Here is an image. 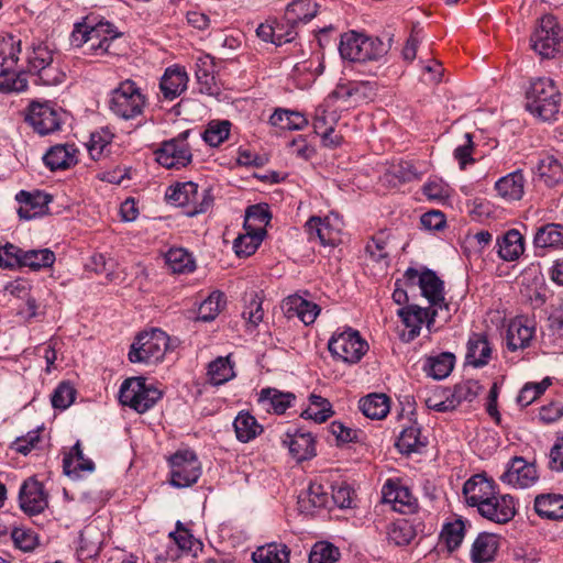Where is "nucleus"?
Masks as SVG:
<instances>
[{"instance_id": "1", "label": "nucleus", "mask_w": 563, "mask_h": 563, "mask_svg": "<svg viewBox=\"0 0 563 563\" xmlns=\"http://www.w3.org/2000/svg\"><path fill=\"white\" fill-rule=\"evenodd\" d=\"M526 109L543 121L558 119L561 93L549 78H538L530 84L526 93Z\"/></svg>"}, {"instance_id": "2", "label": "nucleus", "mask_w": 563, "mask_h": 563, "mask_svg": "<svg viewBox=\"0 0 563 563\" xmlns=\"http://www.w3.org/2000/svg\"><path fill=\"white\" fill-rule=\"evenodd\" d=\"M146 102L147 99L136 82L126 79L110 91L108 108L118 119L129 121L143 114Z\"/></svg>"}, {"instance_id": "3", "label": "nucleus", "mask_w": 563, "mask_h": 563, "mask_svg": "<svg viewBox=\"0 0 563 563\" xmlns=\"http://www.w3.org/2000/svg\"><path fill=\"white\" fill-rule=\"evenodd\" d=\"M388 51V46L378 37L350 31L341 35L339 52L343 59L365 63L377 60Z\"/></svg>"}, {"instance_id": "4", "label": "nucleus", "mask_w": 563, "mask_h": 563, "mask_svg": "<svg viewBox=\"0 0 563 563\" xmlns=\"http://www.w3.org/2000/svg\"><path fill=\"white\" fill-rule=\"evenodd\" d=\"M328 349L333 358L353 365L366 354L368 344L357 330L344 327L333 332L328 342Z\"/></svg>"}, {"instance_id": "5", "label": "nucleus", "mask_w": 563, "mask_h": 563, "mask_svg": "<svg viewBox=\"0 0 563 563\" xmlns=\"http://www.w3.org/2000/svg\"><path fill=\"white\" fill-rule=\"evenodd\" d=\"M162 398V391L143 377H130L123 380L119 390V400L139 413L150 410Z\"/></svg>"}, {"instance_id": "6", "label": "nucleus", "mask_w": 563, "mask_h": 563, "mask_svg": "<svg viewBox=\"0 0 563 563\" xmlns=\"http://www.w3.org/2000/svg\"><path fill=\"white\" fill-rule=\"evenodd\" d=\"M405 279L410 285H418L421 295L429 301L432 310L443 316V320L449 319V306L444 298V284L433 271L424 269L419 272L416 268H408L405 272Z\"/></svg>"}, {"instance_id": "7", "label": "nucleus", "mask_w": 563, "mask_h": 563, "mask_svg": "<svg viewBox=\"0 0 563 563\" xmlns=\"http://www.w3.org/2000/svg\"><path fill=\"white\" fill-rule=\"evenodd\" d=\"M165 197L175 206L189 208L187 211L189 216L203 213L208 211L213 203L211 190L203 188L199 191L198 185L194 181L177 183L169 186Z\"/></svg>"}, {"instance_id": "8", "label": "nucleus", "mask_w": 563, "mask_h": 563, "mask_svg": "<svg viewBox=\"0 0 563 563\" xmlns=\"http://www.w3.org/2000/svg\"><path fill=\"white\" fill-rule=\"evenodd\" d=\"M168 341L169 336L161 329L139 334L129 352L130 362L155 364L162 361L168 349Z\"/></svg>"}, {"instance_id": "9", "label": "nucleus", "mask_w": 563, "mask_h": 563, "mask_svg": "<svg viewBox=\"0 0 563 563\" xmlns=\"http://www.w3.org/2000/svg\"><path fill=\"white\" fill-rule=\"evenodd\" d=\"M531 47L543 58H554L563 52V27L553 15H544L531 36Z\"/></svg>"}, {"instance_id": "10", "label": "nucleus", "mask_w": 563, "mask_h": 563, "mask_svg": "<svg viewBox=\"0 0 563 563\" xmlns=\"http://www.w3.org/2000/svg\"><path fill=\"white\" fill-rule=\"evenodd\" d=\"M65 112L51 101H33L27 108L25 120L40 135L60 130Z\"/></svg>"}, {"instance_id": "11", "label": "nucleus", "mask_w": 563, "mask_h": 563, "mask_svg": "<svg viewBox=\"0 0 563 563\" xmlns=\"http://www.w3.org/2000/svg\"><path fill=\"white\" fill-rule=\"evenodd\" d=\"M397 316L400 318L402 324L408 330L404 332L401 338L406 342L413 341L426 324L429 332L433 331L435 318L443 316L438 312V309L421 308L417 305H406L397 310Z\"/></svg>"}, {"instance_id": "12", "label": "nucleus", "mask_w": 563, "mask_h": 563, "mask_svg": "<svg viewBox=\"0 0 563 563\" xmlns=\"http://www.w3.org/2000/svg\"><path fill=\"white\" fill-rule=\"evenodd\" d=\"M30 71L37 74L40 81L46 86L64 81L65 74L52 65V51L43 43H33L27 55Z\"/></svg>"}, {"instance_id": "13", "label": "nucleus", "mask_w": 563, "mask_h": 563, "mask_svg": "<svg viewBox=\"0 0 563 563\" xmlns=\"http://www.w3.org/2000/svg\"><path fill=\"white\" fill-rule=\"evenodd\" d=\"M170 484L177 488L189 487L197 483L201 475V465L192 451L176 452L169 459Z\"/></svg>"}, {"instance_id": "14", "label": "nucleus", "mask_w": 563, "mask_h": 563, "mask_svg": "<svg viewBox=\"0 0 563 563\" xmlns=\"http://www.w3.org/2000/svg\"><path fill=\"white\" fill-rule=\"evenodd\" d=\"M155 156L159 165L175 169L186 167L192 159L189 144L183 136L163 142Z\"/></svg>"}, {"instance_id": "15", "label": "nucleus", "mask_w": 563, "mask_h": 563, "mask_svg": "<svg viewBox=\"0 0 563 563\" xmlns=\"http://www.w3.org/2000/svg\"><path fill=\"white\" fill-rule=\"evenodd\" d=\"M499 479L512 488L523 489L533 486L539 479V474L533 463L527 462L521 456H516L507 464Z\"/></svg>"}, {"instance_id": "16", "label": "nucleus", "mask_w": 563, "mask_h": 563, "mask_svg": "<svg viewBox=\"0 0 563 563\" xmlns=\"http://www.w3.org/2000/svg\"><path fill=\"white\" fill-rule=\"evenodd\" d=\"M376 95V85L372 81H347L336 85L334 90L329 93L330 101H341L342 103L360 104L368 102Z\"/></svg>"}, {"instance_id": "17", "label": "nucleus", "mask_w": 563, "mask_h": 563, "mask_svg": "<svg viewBox=\"0 0 563 563\" xmlns=\"http://www.w3.org/2000/svg\"><path fill=\"white\" fill-rule=\"evenodd\" d=\"M516 512L515 498L508 494L500 495L498 492L478 509V514L482 517L499 525L509 522Z\"/></svg>"}, {"instance_id": "18", "label": "nucleus", "mask_w": 563, "mask_h": 563, "mask_svg": "<svg viewBox=\"0 0 563 563\" xmlns=\"http://www.w3.org/2000/svg\"><path fill=\"white\" fill-rule=\"evenodd\" d=\"M497 492L496 485L486 474H475L463 485V495L468 506L479 507Z\"/></svg>"}, {"instance_id": "19", "label": "nucleus", "mask_w": 563, "mask_h": 563, "mask_svg": "<svg viewBox=\"0 0 563 563\" xmlns=\"http://www.w3.org/2000/svg\"><path fill=\"white\" fill-rule=\"evenodd\" d=\"M382 498L384 504H388L395 511L400 514L413 512L417 507V500L410 490L391 479H388L382 488Z\"/></svg>"}, {"instance_id": "20", "label": "nucleus", "mask_w": 563, "mask_h": 563, "mask_svg": "<svg viewBox=\"0 0 563 563\" xmlns=\"http://www.w3.org/2000/svg\"><path fill=\"white\" fill-rule=\"evenodd\" d=\"M19 503L21 509L29 515L42 512L47 507V496L42 483L33 477L24 481L20 488Z\"/></svg>"}, {"instance_id": "21", "label": "nucleus", "mask_w": 563, "mask_h": 563, "mask_svg": "<svg viewBox=\"0 0 563 563\" xmlns=\"http://www.w3.org/2000/svg\"><path fill=\"white\" fill-rule=\"evenodd\" d=\"M305 228L309 241L319 242L322 246H334L341 241V229L334 225L329 217H311Z\"/></svg>"}, {"instance_id": "22", "label": "nucleus", "mask_w": 563, "mask_h": 563, "mask_svg": "<svg viewBox=\"0 0 563 563\" xmlns=\"http://www.w3.org/2000/svg\"><path fill=\"white\" fill-rule=\"evenodd\" d=\"M91 44L89 49L96 55L112 54V44L120 33L107 21L95 22L89 18Z\"/></svg>"}, {"instance_id": "23", "label": "nucleus", "mask_w": 563, "mask_h": 563, "mask_svg": "<svg viewBox=\"0 0 563 563\" xmlns=\"http://www.w3.org/2000/svg\"><path fill=\"white\" fill-rule=\"evenodd\" d=\"M291 456L298 461H306L316 455L314 439L311 433L299 429L288 430L283 439Z\"/></svg>"}, {"instance_id": "24", "label": "nucleus", "mask_w": 563, "mask_h": 563, "mask_svg": "<svg viewBox=\"0 0 563 563\" xmlns=\"http://www.w3.org/2000/svg\"><path fill=\"white\" fill-rule=\"evenodd\" d=\"M536 333L534 321L529 320L525 317H517L510 321L506 342L507 347L510 351H517L519 349H526L530 345L531 340Z\"/></svg>"}, {"instance_id": "25", "label": "nucleus", "mask_w": 563, "mask_h": 563, "mask_svg": "<svg viewBox=\"0 0 563 563\" xmlns=\"http://www.w3.org/2000/svg\"><path fill=\"white\" fill-rule=\"evenodd\" d=\"M78 148L74 143L56 144L43 156L45 165L51 170H65L78 162Z\"/></svg>"}, {"instance_id": "26", "label": "nucleus", "mask_w": 563, "mask_h": 563, "mask_svg": "<svg viewBox=\"0 0 563 563\" xmlns=\"http://www.w3.org/2000/svg\"><path fill=\"white\" fill-rule=\"evenodd\" d=\"M500 547V537L495 533L481 532L474 540L470 558L472 563H489L495 560Z\"/></svg>"}, {"instance_id": "27", "label": "nucleus", "mask_w": 563, "mask_h": 563, "mask_svg": "<svg viewBox=\"0 0 563 563\" xmlns=\"http://www.w3.org/2000/svg\"><path fill=\"white\" fill-rule=\"evenodd\" d=\"M188 75L184 67L174 65L165 69L159 88L165 99L174 100L179 97L188 85Z\"/></svg>"}, {"instance_id": "28", "label": "nucleus", "mask_w": 563, "mask_h": 563, "mask_svg": "<svg viewBox=\"0 0 563 563\" xmlns=\"http://www.w3.org/2000/svg\"><path fill=\"white\" fill-rule=\"evenodd\" d=\"M63 468L64 473L74 479L91 474L95 471V463L85 456L80 441H77L69 453L64 456Z\"/></svg>"}, {"instance_id": "29", "label": "nucleus", "mask_w": 563, "mask_h": 563, "mask_svg": "<svg viewBox=\"0 0 563 563\" xmlns=\"http://www.w3.org/2000/svg\"><path fill=\"white\" fill-rule=\"evenodd\" d=\"M533 245L542 250L563 249V224L549 222L536 228Z\"/></svg>"}, {"instance_id": "30", "label": "nucleus", "mask_w": 563, "mask_h": 563, "mask_svg": "<svg viewBox=\"0 0 563 563\" xmlns=\"http://www.w3.org/2000/svg\"><path fill=\"white\" fill-rule=\"evenodd\" d=\"M492 346L487 336L482 333H473L467 341L465 361L473 367H483L488 364L492 357Z\"/></svg>"}, {"instance_id": "31", "label": "nucleus", "mask_w": 563, "mask_h": 563, "mask_svg": "<svg viewBox=\"0 0 563 563\" xmlns=\"http://www.w3.org/2000/svg\"><path fill=\"white\" fill-rule=\"evenodd\" d=\"M296 400L295 394L290 391H282L276 388H263L258 395V404L267 411L276 415H283Z\"/></svg>"}, {"instance_id": "32", "label": "nucleus", "mask_w": 563, "mask_h": 563, "mask_svg": "<svg viewBox=\"0 0 563 563\" xmlns=\"http://www.w3.org/2000/svg\"><path fill=\"white\" fill-rule=\"evenodd\" d=\"M526 178L520 169L499 178L495 184L498 195L507 201H517L523 197Z\"/></svg>"}, {"instance_id": "33", "label": "nucleus", "mask_w": 563, "mask_h": 563, "mask_svg": "<svg viewBox=\"0 0 563 563\" xmlns=\"http://www.w3.org/2000/svg\"><path fill=\"white\" fill-rule=\"evenodd\" d=\"M15 199L20 203L18 214L21 219L25 220L35 218L49 202L48 197L38 191L32 194L25 190H21L16 194Z\"/></svg>"}, {"instance_id": "34", "label": "nucleus", "mask_w": 563, "mask_h": 563, "mask_svg": "<svg viewBox=\"0 0 563 563\" xmlns=\"http://www.w3.org/2000/svg\"><path fill=\"white\" fill-rule=\"evenodd\" d=\"M427 438L422 437L421 429L417 423L404 428L400 432L396 446L402 454L420 453L427 446Z\"/></svg>"}, {"instance_id": "35", "label": "nucleus", "mask_w": 563, "mask_h": 563, "mask_svg": "<svg viewBox=\"0 0 563 563\" xmlns=\"http://www.w3.org/2000/svg\"><path fill=\"white\" fill-rule=\"evenodd\" d=\"M317 14V3L312 0H292L286 8L285 21L287 25L296 27L299 23H307Z\"/></svg>"}, {"instance_id": "36", "label": "nucleus", "mask_w": 563, "mask_h": 563, "mask_svg": "<svg viewBox=\"0 0 563 563\" xmlns=\"http://www.w3.org/2000/svg\"><path fill=\"white\" fill-rule=\"evenodd\" d=\"M336 101H330L329 95L323 102L316 109L313 118V129L316 133L324 131H334V126L340 119Z\"/></svg>"}, {"instance_id": "37", "label": "nucleus", "mask_w": 563, "mask_h": 563, "mask_svg": "<svg viewBox=\"0 0 563 563\" xmlns=\"http://www.w3.org/2000/svg\"><path fill=\"white\" fill-rule=\"evenodd\" d=\"M537 174L548 187H554L563 181V165L555 156L547 154L539 158Z\"/></svg>"}, {"instance_id": "38", "label": "nucleus", "mask_w": 563, "mask_h": 563, "mask_svg": "<svg viewBox=\"0 0 563 563\" xmlns=\"http://www.w3.org/2000/svg\"><path fill=\"white\" fill-rule=\"evenodd\" d=\"M534 510L542 517L550 520L563 519V495L547 494L537 496Z\"/></svg>"}, {"instance_id": "39", "label": "nucleus", "mask_w": 563, "mask_h": 563, "mask_svg": "<svg viewBox=\"0 0 563 563\" xmlns=\"http://www.w3.org/2000/svg\"><path fill=\"white\" fill-rule=\"evenodd\" d=\"M498 254L504 261H515L523 253V239L519 231L512 229L507 231L497 240Z\"/></svg>"}, {"instance_id": "40", "label": "nucleus", "mask_w": 563, "mask_h": 563, "mask_svg": "<svg viewBox=\"0 0 563 563\" xmlns=\"http://www.w3.org/2000/svg\"><path fill=\"white\" fill-rule=\"evenodd\" d=\"M328 503L329 494L319 483H311L308 489L298 497V505L302 512H312L316 508L325 507Z\"/></svg>"}, {"instance_id": "41", "label": "nucleus", "mask_w": 563, "mask_h": 563, "mask_svg": "<svg viewBox=\"0 0 563 563\" xmlns=\"http://www.w3.org/2000/svg\"><path fill=\"white\" fill-rule=\"evenodd\" d=\"M290 551L286 544L268 543L252 553L254 563H289Z\"/></svg>"}, {"instance_id": "42", "label": "nucleus", "mask_w": 563, "mask_h": 563, "mask_svg": "<svg viewBox=\"0 0 563 563\" xmlns=\"http://www.w3.org/2000/svg\"><path fill=\"white\" fill-rule=\"evenodd\" d=\"M358 408L369 419H384L389 412V398L384 394H371L358 401Z\"/></svg>"}, {"instance_id": "43", "label": "nucleus", "mask_w": 563, "mask_h": 563, "mask_svg": "<svg viewBox=\"0 0 563 563\" xmlns=\"http://www.w3.org/2000/svg\"><path fill=\"white\" fill-rule=\"evenodd\" d=\"M165 263L175 274H188L195 271L192 255L183 247H173L165 255Z\"/></svg>"}, {"instance_id": "44", "label": "nucleus", "mask_w": 563, "mask_h": 563, "mask_svg": "<svg viewBox=\"0 0 563 563\" xmlns=\"http://www.w3.org/2000/svg\"><path fill=\"white\" fill-rule=\"evenodd\" d=\"M234 431L239 441L246 443L262 432V426L249 412H240L233 421Z\"/></svg>"}, {"instance_id": "45", "label": "nucleus", "mask_w": 563, "mask_h": 563, "mask_svg": "<svg viewBox=\"0 0 563 563\" xmlns=\"http://www.w3.org/2000/svg\"><path fill=\"white\" fill-rule=\"evenodd\" d=\"M264 234L263 229H249L245 234L239 235L233 244L236 255L246 257L255 253L263 241Z\"/></svg>"}, {"instance_id": "46", "label": "nucleus", "mask_w": 563, "mask_h": 563, "mask_svg": "<svg viewBox=\"0 0 563 563\" xmlns=\"http://www.w3.org/2000/svg\"><path fill=\"white\" fill-rule=\"evenodd\" d=\"M287 306L288 311H294L306 325L312 324L320 313V308L317 303L299 296L289 297Z\"/></svg>"}, {"instance_id": "47", "label": "nucleus", "mask_w": 563, "mask_h": 563, "mask_svg": "<svg viewBox=\"0 0 563 563\" xmlns=\"http://www.w3.org/2000/svg\"><path fill=\"white\" fill-rule=\"evenodd\" d=\"M309 401L310 405L301 412V418L322 423L333 415L332 406L328 399L312 394Z\"/></svg>"}, {"instance_id": "48", "label": "nucleus", "mask_w": 563, "mask_h": 563, "mask_svg": "<svg viewBox=\"0 0 563 563\" xmlns=\"http://www.w3.org/2000/svg\"><path fill=\"white\" fill-rule=\"evenodd\" d=\"M208 376L213 385H222L235 376L233 364L229 356H220L208 366Z\"/></svg>"}, {"instance_id": "49", "label": "nucleus", "mask_w": 563, "mask_h": 563, "mask_svg": "<svg viewBox=\"0 0 563 563\" xmlns=\"http://www.w3.org/2000/svg\"><path fill=\"white\" fill-rule=\"evenodd\" d=\"M225 305L224 294L212 291L199 306L197 319L209 322L217 318Z\"/></svg>"}, {"instance_id": "50", "label": "nucleus", "mask_w": 563, "mask_h": 563, "mask_svg": "<svg viewBox=\"0 0 563 563\" xmlns=\"http://www.w3.org/2000/svg\"><path fill=\"white\" fill-rule=\"evenodd\" d=\"M454 366V355L445 352L437 356L430 357L426 365V371L429 376L434 379H443L452 372Z\"/></svg>"}, {"instance_id": "51", "label": "nucleus", "mask_w": 563, "mask_h": 563, "mask_svg": "<svg viewBox=\"0 0 563 563\" xmlns=\"http://www.w3.org/2000/svg\"><path fill=\"white\" fill-rule=\"evenodd\" d=\"M55 262V254L49 249L22 251V266L33 271L51 267Z\"/></svg>"}, {"instance_id": "52", "label": "nucleus", "mask_w": 563, "mask_h": 563, "mask_svg": "<svg viewBox=\"0 0 563 563\" xmlns=\"http://www.w3.org/2000/svg\"><path fill=\"white\" fill-rule=\"evenodd\" d=\"M416 537V530L411 522L400 519L390 525L388 540L398 547L409 544Z\"/></svg>"}, {"instance_id": "53", "label": "nucleus", "mask_w": 563, "mask_h": 563, "mask_svg": "<svg viewBox=\"0 0 563 563\" xmlns=\"http://www.w3.org/2000/svg\"><path fill=\"white\" fill-rule=\"evenodd\" d=\"M466 522L462 518H457L444 525L441 537L450 551L457 549L465 537Z\"/></svg>"}, {"instance_id": "54", "label": "nucleus", "mask_w": 563, "mask_h": 563, "mask_svg": "<svg viewBox=\"0 0 563 563\" xmlns=\"http://www.w3.org/2000/svg\"><path fill=\"white\" fill-rule=\"evenodd\" d=\"M271 122L287 130H301L308 124V120L303 114L289 110H276L271 115Z\"/></svg>"}, {"instance_id": "55", "label": "nucleus", "mask_w": 563, "mask_h": 563, "mask_svg": "<svg viewBox=\"0 0 563 563\" xmlns=\"http://www.w3.org/2000/svg\"><path fill=\"white\" fill-rule=\"evenodd\" d=\"M11 68L7 67L0 71V91L5 93L24 91L27 87L25 74L12 71Z\"/></svg>"}, {"instance_id": "56", "label": "nucleus", "mask_w": 563, "mask_h": 563, "mask_svg": "<svg viewBox=\"0 0 563 563\" xmlns=\"http://www.w3.org/2000/svg\"><path fill=\"white\" fill-rule=\"evenodd\" d=\"M169 537L175 541L178 548L183 552L192 553L197 555V552L201 550V542L194 538L188 529L183 527L180 521L176 523V530L169 533Z\"/></svg>"}, {"instance_id": "57", "label": "nucleus", "mask_w": 563, "mask_h": 563, "mask_svg": "<svg viewBox=\"0 0 563 563\" xmlns=\"http://www.w3.org/2000/svg\"><path fill=\"white\" fill-rule=\"evenodd\" d=\"M196 66V77L200 86V91L210 96L216 95L218 92V87L216 85L214 76L209 70V67L211 66L209 56L199 58Z\"/></svg>"}, {"instance_id": "58", "label": "nucleus", "mask_w": 563, "mask_h": 563, "mask_svg": "<svg viewBox=\"0 0 563 563\" xmlns=\"http://www.w3.org/2000/svg\"><path fill=\"white\" fill-rule=\"evenodd\" d=\"M479 389L478 382L470 379L456 384L452 390H448V394L456 408L463 401H473L477 397Z\"/></svg>"}, {"instance_id": "59", "label": "nucleus", "mask_w": 563, "mask_h": 563, "mask_svg": "<svg viewBox=\"0 0 563 563\" xmlns=\"http://www.w3.org/2000/svg\"><path fill=\"white\" fill-rule=\"evenodd\" d=\"M551 385V378L545 377L539 383H527L519 395L517 396V402L521 407H527L539 398Z\"/></svg>"}, {"instance_id": "60", "label": "nucleus", "mask_w": 563, "mask_h": 563, "mask_svg": "<svg viewBox=\"0 0 563 563\" xmlns=\"http://www.w3.org/2000/svg\"><path fill=\"white\" fill-rule=\"evenodd\" d=\"M340 551L329 542H317L309 554V563H334L339 560Z\"/></svg>"}, {"instance_id": "61", "label": "nucleus", "mask_w": 563, "mask_h": 563, "mask_svg": "<svg viewBox=\"0 0 563 563\" xmlns=\"http://www.w3.org/2000/svg\"><path fill=\"white\" fill-rule=\"evenodd\" d=\"M474 150L475 146L473 142V135L471 133H465L462 137V141L453 151V157L457 162L461 169H465L467 165L475 162L473 158Z\"/></svg>"}, {"instance_id": "62", "label": "nucleus", "mask_w": 563, "mask_h": 563, "mask_svg": "<svg viewBox=\"0 0 563 563\" xmlns=\"http://www.w3.org/2000/svg\"><path fill=\"white\" fill-rule=\"evenodd\" d=\"M75 397L76 389L74 386L68 382H62L52 394V406L55 409L65 410L74 402Z\"/></svg>"}, {"instance_id": "63", "label": "nucleus", "mask_w": 563, "mask_h": 563, "mask_svg": "<svg viewBox=\"0 0 563 563\" xmlns=\"http://www.w3.org/2000/svg\"><path fill=\"white\" fill-rule=\"evenodd\" d=\"M271 214L266 206L254 205L247 208L244 223L245 230L263 229L269 222Z\"/></svg>"}, {"instance_id": "64", "label": "nucleus", "mask_w": 563, "mask_h": 563, "mask_svg": "<svg viewBox=\"0 0 563 563\" xmlns=\"http://www.w3.org/2000/svg\"><path fill=\"white\" fill-rule=\"evenodd\" d=\"M230 126L229 121L212 122L205 131L203 140L211 146H219L229 137Z\"/></svg>"}]
</instances>
